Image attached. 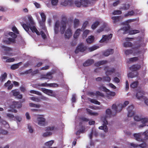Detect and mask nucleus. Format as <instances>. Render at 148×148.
<instances>
[{
	"instance_id": "nucleus-1",
	"label": "nucleus",
	"mask_w": 148,
	"mask_h": 148,
	"mask_svg": "<svg viewBox=\"0 0 148 148\" xmlns=\"http://www.w3.org/2000/svg\"><path fill=\"white\" fill-rule=\"evenodd\" d=\"M5 36H8L9 35L12 38H6L3 40V43L7 45H10L15 42V39L17 37V35L12 32H7L4 33Z\"/></svg>"
},
{
	"instance_id": "nucleus-2",
	"label": "nucleus",
	"mask_w": 148,
	"mask_h": 148,
	"mask_svg": "<svg viewBox=\"0 0 148 148\" xmlns=\"http://www.w3.org/2000/svg\"><path fill=\"white\" fill-rule=\"evenodd\" d=\"M22 25L24 29L27 32L29 31V28L32 32L35 33L38 35H40V33L36 28L35 23L30 25L28 24V25L25 23H23Z\"/></svg>"
},
{
	"instance_id": "nucleus-3",
	"label": "nucleus",
	"mask_w": 148,
	"mask_h": 148,
	"mask_svg": "<svg viewBox=\"0 0 148 148\" xmlns=\"http://www.w3.org/2000/svg\"><path fill=\"white\" fill-rule=\"evenodd\" d=\"M145 31L144 29L143 28L140 29L139 30V47H144L145 45L144 40Z\"/></svg>"
},
{
	"instance_id": "nucleus-4",
	"label": "nucleus",
	"mask_w": 148,
	"mask_h": 148,
	"mask_svg": "<svg viewBox=\"0 0 148 148\" xmlns=\"http://www.w3.org/2000/svg\"><path fill=\"white\" fill-rule=\"evenodd\" d=\"M130 28V26L127 25V26L123 27L121 29L124 31L123 32V34H125L129 33V34L132 35L139 33V30H129Z\"/></svg>"
},
{
	"instance_id": "nucleus-5",
	"label": "nucleus",
	"mask_w": 148,
	"mask_h": 148,
	"mask_svg": "<svg viewBox=\"0 0 148 148\" xmlns=\"http://www.w3.org/2000/svg\"><path fill=\"white\" fill-rule=\"evenodd\" d=\"M41 90L44 93L50 96L56 97L57 96V95L56 94L55 92H53V90L48 89H47L42 88Z\"/></svg>"
},
{
	"instance_id": "nucleus-6",
	"label": "nucleus",
	"mask_w": 148,
	"mask_h": 148,
	"mask_svg": "<svg viewBox=\"0 0 148 148\" xmlns=\"http://www.w3.org/2000/svg\"><path fill=\"white\" fill-rule=\"evenodd\" d=\"M87 48V47L82 43L80 44L77 47L75 53H77L79 52H83L86 50Z\"/></svg>"
},
{
	"instance_id": "nucleus-7",
	"label": "nucleus",
	"mask_w": 148,
	"mask_h": 148,
	"mask_svg": "<svg viewBox=\"0 0 148 148\" xmlns=\"http://www.w3.org/2000/svg\"><path fill=\"white\" fill-rule=\"evenodd\" d=\"M148 122V119L145 117H139V128L143 127L146 125Z\"/></svg>"
},
{
	"instance_id": "nucleus-8",
	"label": "nucleus",
	"mask_w": 148,
	"mask_h": 148,
	"mask_svg": "<svg viewBox=\"0 0 148 148\" xmlns=\"http://www.w3.org/2000/svg\"><path fill=\"white\" fill-rule=\"evenodd\" d=\"M108 124L107 121L106 120V118H104L103 120V126H101L99 127V129L103 130L106 132H108V128L107 125Z\"/></svg>"
},
{
	"instance_id": "nucleus-9",
	"label": "nucleus",
	"mask_w": 148,
	"mask_h": 148,
	"mask_svg": "<svg viewBox=\"0 0 148 148\" xmlns=\"http://www.w3.org/2000/svg\"><path fill=\"white\" fill-rule=\"evenodd\" d=\"M145 92L143 90H139V100H142L144 101V102L148 106V99L144 96Z\"/></svg>"
},
{
	"instance_id": "nucleus-10",
	"label": "nucleus",
	"mask_w": 148,
	"mask_h": 148,
	"mask_svg": "<svg viewBox=\"0 0 148 148\" xmlns=\"http://www.w3.org/2000/svg\"><path fill=\"white\" fill-rule=\"evenodd\" d=\"M112 34H111L108 35H103L101 39L99 42L100 43H103L105 42L110 40L112 37Z\"/></svg>"
},
{
	"instance_id": "nucleus-11",
	"label": "nucleus",
	"mask_w": 148,
	"mask_h": 148,
	"mask_svg": "<svg viewBox=\"0 0 148 148\" xmlns=\"http://www.w3.org/2000/svg\"><path fill=\"white\" fill-rule=\"evenodd\" d=\"M136 48H132V49H128L125 51V53L126 55H128L130 54L133 53V54L136 55V54L139 53V51L137 50Z\"/></svg>"
},
{
	"instance_id": "nucleus-12",
	"label": "nucleus",
	"mask_w": 148,
	"mask_h": 148,
	"mask_svg": "<svg viewBox=\"0 0 148 148\" xmlns=\"http://www.w3.org/2000/svg\"><path fill=\"white\" fill-rule=\"evenodd\" d=\"M104 70L106 71V74L107 76L111 75L115 71V69L113 68H109L108 66L104 67Z\"/></svg>"
},
{
	"instance_id": "nucleus-13",
	"label": "nucleus",
	"mask_w": 148,
	"mask_h": 148,
	"mask_svg": "<svg viewBox=\"0 0 148 148\" xmlns=\"http://www.w3.org/2000/svg\"><path fill=\"white\" fill-rule=\"evenodd\" d=\"M134 108V106L133 105L129 106L127 109L128 111L127 116L128 117H131L134 115L135 113L132 111Z\"/></svg>"
},
{
	"instance_id": "nucleus-14",
	"label": "nucleus",
	"mask_w": 148,
	"mask_h": 148,
	"mask_svg": "<svg viewBox=\"0 0 148 148\" xmlns=\"http://www.w3.org/2000/svg\"><path fill=\"white\" fill-rule=\"evenodd\" d=\"M1 47L2 49H3V51H5V55L9 56L11 55V54L9 52L12 51V48L3 45L1 46Z\"/></svg>"
},
{
	"instance_id": "nucleus-15",
	"label": "nucleus",
	"mask_w": 148,
	"mask_h": 148,
	"mask_svg": "<svg viewBox=\"0 0 148 148\" xmlns=\"http://www.w3.org/2000/svg\"><path fill=\"white\" fill-rule=\"evenodd\" d=\"M22 106V103L19 102L13 101L12 104L11 106L10 107L12 108H19Z\"/></svg>"
},
{
	"instance_id": "nucleus-16",
	"label": "nucleus",
	"mask_w": 148,
	"mask_h": 148,
	"mask_svg": "<svg viewBox=\"0 0 148 148\" xmlns=\"http://www.w3.org/2000/svg\"><path fill=\"white\" fill-rule=\"evenodd\" d=\"M116 95V93L114 92H111L110 90L107 91L106 94V97L107 99H111L113 98V97Z\"/></svg>"
},
{
	"instance_id": "nucleus-17",
	"label": "nucleus",
	"mask_w": 148,
	"mask_h": 148,
	"mask_svg": "<svg viewBox=\"0 0 148 148\" xmlns=\"http://www.w3.org/2000/svg\"><path fill=\"white\" fill-rule=\"evenodd\" d=\"M37 120L38 122V124L40 126H43L45 125V119L41 117L37 118Z\"/></svg>"
},
{
	"instance_id": "nucleus-18",
	"label": "nucleus",
	"mask_w": 148,
	"mask_h": 148,
	"mask_svg": "<svg viewBox=\"0 0 148 148\" xmlns=\"http://www.w3.org/2000/svg\"><path fill=\"white\" fill-rule=\"evenodd\" d=\"M73 4V0H65L64 1L62 2L61 3V5L65 6L68 5L72 6Z\"/></svg>"
},
{
	"instance_id": "nucleus-19",
	"label": "nucleus",
	"mask_w": 148,
	"mask_h": 148,
	"mask_svg": "<svg viewBox=\"0 0 148 148\" xmlns=\"http://www.w3.org/2000/svg\"><path fill=\"white\" fill-rule=\"evenodd\" d=\"M72 35V30L70 28H69L66 30L64 34L65 38H69Z\"/></svg>"
},
{
	"instance_id": "nucleus-20",
	"label": "nucleus",
	"mask_w": 148,
	"mask_h": 148,
	"mask_svg": "<svg viewBox=\"0 0 148 148\" xmlns=\"http://www.w3.org/2000/svg\"><path fill=\"white\" fill-rule=\"evenodd\" d=\"M111 18L112 20V22L114 23H116L118 22L122 21V18L120 16H112Z\"/></svg>"
},
{
	"instance_id": "nucleus-21",
	"label": "nucleus",
	"mask_w": 148,
	"mask_h": 148,
	"mask_svg": "<svg viewBox=\"0 0 148 148\" xmlns=\"http://www.w3.org/2000/svg\"><path fill=\"white\" fill-rule=\"evenodd\" d=\"M53 78L52 75V73L51 72H49L47 73L46 75H41L40 79H42L43 78L46 79H51Z\"/></svg>"
},
{
	"instance_id": "nucleus-22",
	"label": "nucleus",
	"mask_w": 148,
	"mask_h": 148,
	"mask_svg": "<svg viewBox=\"0 0 148 148\" xmlns=\"http://www.w3.org/2000/svg\"><path fill=\"white\" fill-rule=\"evenodd\" d=\"M60 23L59 21H56L55 23L54 26V31L55 34H57L59 32Z\"/></svg>"
},
{
	"instance_id": "nucleus-23",
	"label": "nucleus",
	"mask_w": 148,
	"mask_h": 148,
	"mask_svg": "<svg viewBox=\"0 0 148 148\" xmlns=\"http://www.w3.org/2000/svg\"><path fill=\"white\" fill-rule=\"evenodd\" d=\"M94 62V61L93 60H88L83 63V65L84 66H88L92 64Z\"/></svg>"
},
{
	"instance_id": "nucleus-24",
	"label": "nucleus",
	"mask_w": 148,
	"mask_h": 148,
	"mask_svg": "<svg viewBox=\"0 0 148 148\" xmlns=\"http://www.w3.org/2000/svg\"><path fill=\"white\" fill-rule=\"evenodd\" d=\"M114 52V51L113 49H108L104 51L103 54L105 56H108L110 54H112Z\"/></svg>"
},
{
	"instance_id": "nucleus-25",
	"label": "nucleus",
	"mask_w": 148,
	"mask_h": 148,
	"mask_svg": "<svg viewBox=\"0 0 148 148\" xmlns=\"http://www.w3.org/2000/svg\"><path fill=\"white\" fill-rule=\"evenodd\" d=\"M148 130H147L143 133H139V140L140 138L141 135L144 136V140L148 139Z\"/></svg>"
},
{
	"instance_id": "nucleus-26",
	"label": "nucleus",
	"mask_w": 148,
	"mask_h": 148,
	"mask_svg": "<svg viewBox=\"0 0 148 148\" xmlns=\"http://www.w3.org/2000/svg\"><path fill=\"white\" fill-rule=\"evenodd\" d=\"M108 61L106 60H103L97 62L95 63V66H100L106 64Z\"/></svg>"
},
{
	"instance_id": "nucleus-27",
	"label": "nucleus",
	"mask_w": 148,
	"mask_h": 148,
	"mask_svg": "<svg viewBox=\"0 0 148 148\" xmlns=\"http://www.w3.org/2000/svg\"><path fill=\"white\" fill-rule=\"evenodd\" d=\"M81 1L82 5L84 7H87L90 4L88 0H80Z\"/></svg>"
},
{
	"instance_id": "nucleus-28",
	"label": "nucleus",
	"mask_w": 148,
	"mask_h": 148,
	"mask_svg": "<svg viewBox=\"0 0 148 148\" xmlns=\"http://www.w3.org/2000/svg\"><path fill=\"white\" fill-rule=\"evenodd\" d=\"M129 102L128 101H125L124 102L123 104H119L118 105V107H120V111H121L123 108L125 107L129 104Z\"/></svg>"
},
{
	"instance_id": "nucleus-29",
	"label": "nucleus",
	"mask_w": 148,
	"mask_h": 148,
	"mask_svg": "<svg viewBox=\"0 0 148 148\" xmlns=\"http://www.w3.org/2000/svg\"><path fill=\"white\" fill-rule=\"evenodd\" d=\"M82 31L81 29H78L75 31L73 37L74 38H77L79 35L80 32Z\"/></svg>"
},
{
	"instance_id": "nucleus-30",
	"label": "nucleus",
	"mask_w": 148,
	"mask_h": 148,
	"mask_svg": "<svg viewBox=\"0 0 148 148\" xmlns=\"http://www.w3.org/2000/svg\"><path fill=\"white\" fill-rule=\"evenodd\" d=\"M130 69L132 71L136 72L139 69V66L138 65H134L130 67Z\"/></svg>"
},
{
	"instance_id": "nucleus-31",
	"label": "nucleus",
	"mask_w": 148,
	"mask_h": 148,
	"mask_svg": "<svg viewBox=\"0 0 148 148\" xmlns=\"http://www.w3.org/2000/svg\"><path fill=\"white\" fill-rule=\"evenodd\" d=\"M137 74L136 72L132 71L128 74L127 76L129 77L133 78L135 77Z\"/></svg>"
},
{
	"instance_id": "nucleus-32",
	"label": "nucleus",
	"mask_w": 148,
	"mask_h": 148,
	"mask_svg": "<svg viewBox=\"0 0 148 148\" xmlns=\"http://www.w3.org/2000/svg\"><path fill=\"white\" fill-rule=\"evenodd\" d=\"M7 75L5 73H4L3 74H2L0 77V81L2 82L5 81V79L7 77Z\"/></svg>"
},
{
	"instance_id": "nucleus-33",
	"label": "nucleus",
	"mask_w": 148,
	"mask_h": 148,
	"mask_svg": "<svg viewBox=\"0 0 148 148\" xmlns=\"http://www.w3.org/2000/svg\"><path fill=\"white\" fill-rule=\"evenodd\" d=\"M94 39V37L93 36H89L88 38L86 40L87 43H91L92 42Z\"/></svg>"
},
{
	"instance_id": "nucleus-34",
	"label": "nucleus",
	"mask_w": 148,
	"mask_h": 148,
	"mask_svg": "<svg viewBox=\"0 0 148 148\" xmlns=\"http://www.w3.org/2000/svg\"><path fill=\"white\" fill-rule=\"evenodd\" d=\"M138 84V82L136 81L132 82L130 85V86L131 88H136Z\"/></svg>"
},
{
	"instance_id": "nucleus-35",
	"label": "nucleus",
	"mask_w": 148,
	"mask_h": 148,
	"mask_svg": "<svg viewBox=\"0 0 148 148\" xmlns=\"http://www.w3.org/2000/svg\"><path fill=\"white\" fill-rule=\"evenodd\" d=\"M66 25H62V26L60 28V32L61 34H63L66 29Z\"/></svg>"
},
{
	"instance_id": "nucleus-36",
	"label": "nucleus",
	"mask_w": 148,
	"mask_h": 148,
	"mask_svg": "<svg viewBox=\"0 0 148 148\" xmlns=\"http://www.w3.org/2000/svg\"><path fill=\"white\" fill-rule=\"evenodd\" d=\"M102 79L103 82H109L111 80V78L109 76H103L102 77Z\"/></svg>"
},
{
	"instance_id": "nucleus-37",
	"label": "nucleus",
	"mask_w": 148,
	"mask_h": 148,
	"mask_svg": "<svg viewBox=\"0 0 148 148\" xmlns=\"http://www.w3.org/2000/svg\"><path fill=\"white\" fill-rule=\"evenodd\" d=\"M99 24V22L98 21H96L93 23L92 25L91 26V28L93 29H95L98 26Z\"/></svg>"
},
{
	"instance_id": "nucleus-38",
	"label": "nucleus",
	"mask_w": 148,
	"mask_h": 148,
	"mask_svg": "<svg viewBox=\"0 0 148 148\" xmlns=\"http://www.w3.org/2000/svg\"><path fill=\"white\" fill-rule=\"evenodd\" d=\"M99 89L106 92L107 91H110V90L107 88L105 86H101L99 88Z\"/></svg>"
},
{
	"instance_id": "nucleus-39",
	"label": "nucleus",
	"mask_w": 148,
	"mask_h": 148,
	"mask_svg": "<svg viewBox=\"0 0 148 148\" xmlns=\"http://www.w3.org/2000/svg\"><path fill=\"white\" fill-rule=\"evenodd\" d=\"M28 19L29 21V22H27V25H28V24H33L34 23H35L33 20L32 18V16H29L28 17Z\"/></svg>"
},
{
	"instance_id": "nucleus-40",
	"label": "nucleus",
	"mask_w": 148,
	"mask_h": 148,
	"mask_svg": "<svg viewBox=\"0 0 148 148\" xmlns=\"http://www.w3.org/2000/svg\"><path fill=\"white\" fill-rule=\"evenodd\" d=\"M33 71V70L32 69H29L28 70H27L24 72H23L21 73V74L22 75H24V74H29L30 73H31Z\"/></svg>"
},
{
	"instance_id": "nucleus-41",
	"label": "nucleus",
	"mask_w": 148,
	"mask_h": 148,
	"mask_svg": "<svg viewBox=\"0 0 148 148\" xmlns=\"http://www.w3.org/2000/svg\"><path fill=\"white\" fill-rule=\"evenodd\" d=\"M49 84H47V82L40 83H38L36 84L37 86H39L42 87H47L48 86Z\"/></svg>"
},
{
	"instance_id": "nucleus-42",
	"label": "nucleus",
	"mask_w": 148,
	"mask_h": 148,
	"mask_svg": "<svg viewBox=\"0 0 148 148\" xmlns=\"http://www.w3.org/2000/svg\"><path fill=\"white\" fill-rule=\"evenodd\" d=\"M99 47L96 46H93L91 47L88 48V51L90 52L93 51L97 49Z\"/></svg>"
},
{
	"instance_id": "nucleus-43",
	"label": "nucleus",
	"mask_w": 148,
	"mask_h": 148,
	"mask_svg": "<svg viewBox=\"0 0 148 148\" xmlns=\"http://www.w3.org/2000/svg\"><path fill=\"white\" fill-rule=\"evenodd\" d=\"M79 21L78 19H75L74 21V27L75 28L77 27L79 25Z\"/></svg>"
},
{
	"instance_id": "nucleus-44",
	"label": "nucleus",
	"mask_w": 148,
	"mask_h": 148,
	"mask_svg": "<svg viewBox=\"0 0 148 148\" xmlns=\"http://www.w3.org/2000/svg\"><path fill=\"white\" fill-rule=\"evenodd\" d=\"M89 31L88 30L86 29L82 35V36L83 38H85L88 34Z\"/></svg>"
},
{
	"instance_id": "nucleus-45",
	"label": "nucleus",
	"mask_w": 148,
	"mask_h": 148,
	"mask_svg": "<svg viewBox=\"0 0 148 148\" xmlns=\"http://www.w3.org/2000/svg\"><path fill=\"white\" fill-rule=\"evenodd\" d=\"M138 57H135L132 58H130L129 59V61L128 62H136L138 60Z\"/></svg>"
},
{
	"instance_id": "nucleus-46",
	"label": "nucleus",
	"mask_w": 148,
	"mask_h": 148,
	"mask_svg": "<svg viewBox=\"0 0 148 148\" xmlns=\"http://www.w3.org/2000/svg\"><path fill=\"white\" fill-rule=\"evenodd\" d=\"M30 92L31 93L35 94L38 95H42L41 93L39 91L34 90H32L30 91Z\"/></svg>"
},
{
	"instance_id": "nucleus-47",
	"label": "nucleus",
	"mask_w": 148,
	"mask_h": 148,
	"mask_svg": "<svg viewBox=\"0 0 148 148\" xmlns=\"http://www.w3.org/2000/svg\"><path fill=\"white\" fill-rule=\"evenodd\" d=\"M67 22V19L65 17H63L62 18V19L61 21V24L62 25H66V23Z\"/></svg>"
},
{
	"instance_id": "nucleus-48",
	"label": "nucleus",
	"mask_w": 148,
	"mask_h": 148,
	"mask_svg": "<svg viewBox=\"0 0 148 148\" xmlns=\"http://www.w3.org/2000/svg\"><path fill=\"white\" fill-rule=\"evenodd\" d=\"M29 106L30 107L39 108L40 106L39 104H36L33 103H30L29 104Z\"/></svg>"
},
{
	"instance_id": "nucleus-49",
	"label": "nucleus",
	"mask_w": 148,
	"mask_h": 148,
	"mask_svg": "<svg viewBox=\"0 0 148 148\" xmlns=\"http://www.w3.org/2000/svg\"><path fill=\"white\" fill-rule=\"evenodd\" d=\"M54 141L53 140H51L45 143V145L48 147H50L52 145Z\"/></svg>"
},
{
	"instance_id": "nucleus-50",
	"label": "nucleus",
	"mask_w": 148,
	"mask_h": 148,
	"mask_svg": "<svg viewBox=\"0 0 148 148\" xmlns=\"http://www.w3.org/2000/svg\"><path fill=\"white\" fill-rule=\"evenodd\" d=\"M134 12L132 10L131 11L129 12L127 14L124 15V16L125 17L131 16L133 15L134 14Z\"/></svg>"
},
{
	"instance_id": "nucleus-51",
	"label": "nucleus",
	"mask_w": 148,
	"mask_h": 148,
	"mask_svg": "<svg viewBox=\"0 0 148 148\" xmlns=\"http://www.w3.org/2000/svg\"><path fill=\"white\" fill-rule=\"evenodd\" d=\"M90 101L92 103L98 105H99L100 104V102L95 99H90Z\"/></svg>"
},
{
	"instance_id": "nucleus-52",
	"label": "nucleus",
	"mask_w": 148,
	"mask_h": 148,
	"mask_svg": "<svg viewBox=\"0 0 148 148\" xmlns=\"http://www.w3.org/2000/svg\"><path fill=\"white\" fill-rule=\"evenodd\" d=\"M75 4L77 7H79L82 5L81 1H79L78 0H76L75 1Z\"/></svg>"
},
{
	"instance_id": "nucleus-53",
	"label": "nucleus",
	"mask_w": 148,
	"mask_h": 148,
	"mask_svg": "<svg viewBox=\"0 0 148 148\" xmlns=\"http://www.w3.org/2000/svg\"><path fill=\"white\" fill-rule=\"evenodd\" d=\"M132 46V44L131 42H126L123 44V46L125 47H130Z\"/></svg>"
},
{
	"instance_id": "nucleus-54",
	"label": "nucleus",
	"mask_w": 148,
	"mask_h": 148,
	"mask_svg": "<svg viewBox=\"0 0 148 148\" xmlns=\"http://www.w3.org/2000/svg\"><path fill=\"white\" fill-rule=\"evenodd\" d=\"M118 107V106L117 107L115 104H114L112 106V109L113 110H114L116 112H117L118 110V108H119V109L120 108V107ZM119 111H120V110L119 111Z\"/></svg>"
},
{
	"instance_id": "nucleus-55",
	"label": "nucleus",
	"mask_w": 148,
	"mask_h": 148,
	"mask_svg": "<svg viewBox=\"0 0 148 148\" xmlns=\"http://www.w3.org/2000/svg\"><path fill=\"white\" fill-rule=\"evenodd\" d=\"M48 86L53 88L57 87L58 86V85L56 83L49 84Z\"/></svg>"
},
{
	"instance_id": "nucleus-56",
	"label": "nucleus",
	"mask_w": 148,
	"mask_h": 148,
	"mask_svg": "<svg viewBox=\"0 0 148 148\" xmlns=\"http://www.w3.org/2000/svg\"><path fill=\"white\" fill-rule=\"evenodd\" d=\"M18 64H15L12 65L11 66V69L12 70H15L18 68L19 67Z\"/></svg>"
},
{
	"instance_id": "nucleus-57",
	"label": "nucleus",
	"mask_w": 148,
	"mask_h": 148,
	"mask_svg": "<svg viewBox=\"0 0 148 148\" xmlns=\"http://www.w3.org/2000/svg\"><path fill=\"white\" fill-rule=\"evenodd\" d=\"M56 128L55 127V126H53L51 127H47L46 130L48 131H53L54 130H57Z\"/></svg>"
},
{
	"instance_id": "nucleus-58",
	"label": "nucleus",
	"mask_w": 148,
	"mask_h": 148,
	"mask_svg": "<svg viewBox=\"0 0 148 148\" xmlns=\"http://www.w3.org/2000/svg\"><path fill=\"white\" fill-rule=\"evenodd\" d=\"M88 22L87 21H85V22L84 23L82 27L81 28V29L82 30H84L86 27L87 25L88 24Z\"/></svg>"
},
{
	"instance_id": "nucleus-59",
	"label": "nucleus",
	"mask_w": 148,
	"mask_h": 148,
	"mask_svg": "<svg viewBox=\"0 0 148 148\" xmlns=\"http://www.w3.org/2000/svg\"><path fill=\"white\" fill-rule=\"evenodd\" d=\"M122 13L121 11L120 10H116L114 11L112 13L113 15H118L121 14Z\"/></svg>"
},
{
	"instance_id": "nucleus-60",
	"label": "nucleus",
	"mask_w": 148,
	"mask_h": 148,
	"mask_svg": "<svg viewBox=\"0 0 148 148\" xmlns=\"http://www.w3.org/2000/svg\"><path fill=\"white\" fill-rule=\"evenodd\" d=\"M52 133L51 132H47L43 134L42 136L44 137H46L51 135Z\"/></svg>"
},
{
	"instance_id": "nucleus-61",
	"label": "nucleus",
	"mask_w": 148,
	"mask_h": 148,
	"mask_svg": "<svg viewBox=\"0 0 148 148\" xmlns=\"http://www.w3.org/2000/svg\"><path fill=\"white\" fill-rule=\"evenodd\" d=\"M30 99L33 101H35L37 102H39L40 101V99L38 97L36 98L35 97H31Z\"/></svg>"
},
{
	"instance_id": "nucleus-62",
	"label": "nucleus",
	"mask_w": 148,
	"mask_h": 148,
	"mask_svg": "<svg viewBox=\"0 0 148 148\" xmlns=\"http://www.w3.org/2000/svg\"><path fill=\"white\" fill-rule=\"evenodd\" d=\"M45 21H44L42 20L41 21H40L39 22L40 26L42 27V28H45Z\"/></svg>"
},
{
	"instance_id": "nucleus-63",
	"label": "nucleus",
	"mask_w": 148,
	"mask_h": 148,
	"mask_svg": "<svg viewBox=\"0 0 148 148\" xmlns=\"http://www.w3.org/2000/svg\"><path fill=\"white\" fill-rule=\"evenodd\" d=\"M12 30L14 33H16V34H19V31L16 27H13L12 28Z\"/></svg>"
},
{
	"instance_id": "nucleus-64",
	"label": "nucleus",
	"mask_w": 148,
	"mask_h": 148,
	"mask_svg": "<svg viewBox=\"0 0 148 148\" xmlns=\"http://www.w3.org/2000/svg\"><path fill=\"white\" fill-rule=\"evenodd\" d=\"M146 144L144 142H143L142 143H139V148H146Z\"/></svg>"
}]
</instances>
